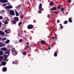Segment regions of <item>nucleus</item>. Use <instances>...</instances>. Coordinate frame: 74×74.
Returning <instances> with one entry per match:
<instances>
[{
	"label": "nucleus",
	"mask_w": 74,
	"mask_h": 74,
	"mask_svg": "<svg viewBox=\"0 0 74 74\" xmlns=\"http://www.w3.org/2000/svg\"><path fill=\"white\" fill-rule=\"evenodd\" d=\"M42 4L41 3H40L39 6V11H38V12L39 13V14L41 13V11L42 10Z\"/></svg>",
	"instance_id": "f257e3e1"
},
{
	"label": "nucleus",
	"mask_w": 74,
	"mask_h": 74,
	"mask_svg": "<svg viewBox=\"0 0 74 74\" xmlns=\"http://www.w3.org/2000/svg\"><path fill=\"white\" fill-rule=\"evenodd\" d=\"M9 14L12 16L15 15V12H14V11L13 10H12L10 11Z\"/></svg>",
	"instance_id": "f03ea898"
},
{
	"label": "nucleus",
	"mask_w": 74,
	"mask_h": 74,
	"mask_svg": "<svg viewBox=\"0 0 74 74\" xmlns=\"http://www.w3.org/2000/svg\"><path fill=\"white\" fill-rule=\"evenodd\" d=\"M27 27L28 29H32L34 27V26L30 24L27 26Z\"/></svg>",
	"instance_id": "7ed1b4c3"
},
{
	"label": "nucleus",
	"mask_w": 74,
	"mask_h": 74,
	"mask_svg": "<svg viewBox=\"0 0 74 74\" xmlns=\"http://www.w3.org/2000/svg\"><path fill=\"white\" fill-rule=\"evenodd\" d=\"M13 7L11 5H9V6H7L5 7V9H11Z\"/></svg>",
	"instance_id": "20e7f679"
},
{
	"label": "nucleus",
	"mask_w": 74,
	"mask_h": 74,
	"mask_svg": "<svg viewBox=\"0 0 74 74\" xmlns=\"http://www.w3.org/2000/svg\"><path fill=\"white\" fill-rule=\"evenodd\" d=\"M7 71V67H4L2 69V71L3 72H6Z\"/></svg>",
	"instance_id": "39448f33"
},
{
	"label": "nucleus",
	"mask_w": 74,
	"mask_h": 74,
	"mask_svg": "<svg viewBox=\"0 0 74 74\" xmlns=\"http://www.w3.org/2000/svg\"><path fill=\"white\" fill-rule=\"evenodd\" d=\"M1 49V50H3L5 52V51H7V50H8V49H7V48L5 47L2 48Z\"/></svg>",
	"instance_id": "423d86ee"
},
{
	"label": "nucleus",
	"mask_w": 74,
	"mask_h": 74,
	"mask_svg": "<svg viewBox=\"0 0 74 74\" xmlns=\"http://www.w3.org/2000/svg\"><path fill=\"white\" fill-rule=\"evenodd\" d=\"M5 46V44L1 42H0V47H3Z\"/></svg>",
	"instance_id": "0eeeda50"
},
{
	"label": "nucleus",
	"mask_w": 74,
	"mask_h": 74,
	"mask_svg": "<svg viewBox=\"0 0 74 74\" xmlns=\"http://www.w3.org/2000/svg\"><path fill=\"white\" fill-rule=\"evenodd\" d=\"M0 2H1L2 3H4L8 2V1L7 0H1Z\"/></svg>",
	"instance_id": "6e6552de"
},
{
	"label": "nucleus",
	"mask_w": 74,
	"mask_h": 74,
	"mask_svg": "<svg viewBox=\"0 0 74 74\" xmlns=\"http://www.w3.org/2000/svg\"><path fill=\"white\" fill-rule=\"evenodd\" d=\"M14 20L16 22H18L19 21V18H18V17H16L14 18Z\"/></svg>",
	"instance_id": "1a4fd4ad"
},
{
	"label": "nucleus",
	"mask_w": 74,
	"mask_h": 74,
	"mask_svg": "<svg viewBox=\"0 0 74 74\" xmlns=\"http://www.w3.org/2000/svg\"><path fill=\"white\" fill-rule=\"evenodd\" d=\"M6 64H7V62H1V64L2 66H5L6 65Z\"/></svg>",
	"instance_id": "9d476101"
},
{
	"label": "nucleus",
	"mask_w": 74,
	"mask_h": 74,
	"mask_svg": "<svg viewBox=\"0 0 74 74\" xmlns=\"http://www.w3.org/2000/svg\"><path fill=\"white\" fill-rule=\"evenodd\" d=\"M0 35L1 36H3V35H5V33L1 31L0 30Z\"/></svg>",
	"instance_id": "9b49d317"
},
{
	"label": "nucleus",
	"mask_w": 74,
	"mask_h": 74,
	"mask_svg": "<svg viewBox=\"0 0 74 74\" xmlns=\"http://www.w3.org/2000/svg\"><path fill=\"white\" fill-rule=\"evenodd\" d=\"M10 50H7L6 51H5V52H4V53H5V54H8V53H9L10 54Z\"/></svg>",
	"instance_id": "f8f14e48"
},
{
	"label": "nucleus",
	"mask_w": 74,
	"mask_h": 74,
	"mask_svg": "<svg viewBox=\"0 0 74 74\" xmlns=\"http://www.w3.org/2000/svg\"><path fill=\"white\" fill-rule=\"evenodd\" d=\"M12 23L13 25L15 24L16 23V21L15 20H12Z\"/></svg>",
	"instance_id": "ddd939ff"
},
{
	"label": "nucleus",
	"mask_w": 74,
	"mask_h": 74,
	"mask_svg": "<svg viewBox=\"0 0 74 74\" xmlns=\"http://www.w3.org/2000/svg\"><path fill=\"white\" fill-rule=\"evenodd\" d=\"M9 55H10V53H8V55H5V54H3V56H4V57H5V58H7Z\"/></svg>",
	"instance_id": "4468645a"
},
{
	"label": "nucleus",
	"mask_w": 74,
	"mask_h": 74,
	"mask_svg": "<svg viewBox=\"0 0 74 74\" xmlns=\"http://www.w3.org/2000/svg\"><path fill=\"white\" fill-rule=\"evenodd\" d=\"M50 10L51 11H53V10L56 11V8H52L51 9H50Z\"/></svg>",
	"instance_id": "2eb2a0df"
},
{
	"label": "nucleus",
	"mask_w": 74,
	"mask_h": 74,
	"mask_svg": "<svg viewBox=\"0 0 74 74\" xmlns=\"http://www.w3.org/2000/svg\"><path fill=\"white\" fill-rule=\"evenodd\" d=\"M11 51L13 52H15V51H16V50H15V48H13L11 49Z\"/></svg>",
	"instance_id": "dca6fc26"
},
{
	"label": "nucleus",
	"mask_w": 74,
	"mask_h": 74,
	"mask_svg": "<svg viewBox=\"0 0 74 74\" xmlns=\"http://www.w3.org/2000/svg\"><path fill=\"white\" fill-rule=\"evenodd\" d=\"M68 21L70 23H71L73 22L72 21V19H71V18H69Z\"/></svg>",
	"instance_id": "f3484780"
},
{
	"label": "nucleus",
	"mask_w": 74,
	"mask_h": 74,
	"mask_svg": "<svg viewBox=\"0 0 74 74\" xmlns=\"http://www.w3.org/2000/svg\"><path fill=\"white\" fill-rule=\"evenodd\" d=\"M53 4H54V3L52 1H51L50 3V5H51V6H53Z\"/></svg>",
	"instance_id": "a211bd4d"
},
{
	"label": "nucleus",
	"mask_w": 74,
	"mask_h": 74,
	"mask_svg": "<svg viewBox=\"0 0 74 74\" xmlns=\"http://www.w3.org/2000/svg\"><path fill=\"white\" fill-rule=\"evenodd\" d=\"M40 42L42 44H45V41H44L43 40L41 41Z\"/></svg>",
	"instance_id": "6ab92c4d"
},
{
	"label": "nucleus",
	"mask_w": 74,
	"mask_h": 74,
	"mask_svg": "<svg viewBox=\"0 0 74 74\" xmlns=\"http://www.w3.org/2000/svg\"><path fill=\"white\" fill-rule=\"evenodd\" d=\"M57 51H56L54 53V55L55 57H56L57 56L58 54H57Z\"/></svg>",
	"instance_id": "aec40b11"
},
{
	"label": "nucleus",
	"mask_w": 74,
	"mask_h": 74,
	"mask_svg": "<svg viewBox=\"0 0 74 74\" xmlns=\"http://www.w3.org/2000/svg\"><path fill=\"white\" fill-rule=\"evenodd\" d=\"M3 51H0V56H1V55H3Z\"/></svg>",
	"instance_id": "412c9836"
},
{
	"label": "nucleus",
	"mask_w": 74,
	"mask_h": 74,
	"mask_svg": "<svg viewBox=\"0 0 74 74\" xmlns=\"http://www.w3.org/2000/svg\"><path fill=\"white\" fill-rule=\"evenodd\" d=\"M3 56H0V62H1V60H3Z\"/></svg>",
	"instance_id": "4be33fe9"
},
{
	"label": "nucleus",
	"mask_w": 74,
	"mask_h": 74,
	"mask_svg": "<svg viewBox=\"0 0 74 74\" xmlns=\"http://www.w3.org/2000/svg\"><path fill=\"white\" fill-rule=\"evenodd\" d=\"M7 58L6 57H4V61H6V62L8 61V59L7 60H6L7 59Z\"/></svg>",
	"instance_id": "5701e85b"
},
{
	"label": "nucleus",
	"mask_w": 74,
	"mask_h": 74,
	"mask_svg": "<svg viewBox=\"0 0 74 74\" xmlns=\"http://www.w3.org/2000/svg\"><path fill=\"white\" fill-rule=\"evenodd\" d=\"M10 41L9 40H6V41L5 42V44H7V43H8L10 42Z\"/></svg>",
	"instance_id": "b1692460"
},
{
	"label": "nucleus",
	"mask_w": 74,
	"mask_h": 74,
	"mask_svg": "<svg viewBox=\"0 0 74 74\" xmlns=\"http://www.w3.org/2000/svg\"><path fill=\"white\" fill-rule=\"evenodd\" d=\"M16 15V16H18V12L16 11L15 12Z\"/></svg>",
	"instance_id": "393cba45"
},
{
	"label": "nucleus",
	"mask_w": 74,
	"mask_h": 74,
	"mask_svg": "<svg viewBox=\"0 0 74 74\" xmlns=\"http://www.w3.org/2000/svg\"><path fill=\"white\" fill-rule=\"evenodd\" d=\"M68 21H65L64 22V24H67Z\"/></svg>",
	"instance_id": "a878e982"
},
{
	"label": "nucleus",
	"mask_w": 74,
	"mask_h": 74,
	"mask_svg": "<svg viewBox=\"0 0 74 74\" xmlns=\"http://www.w3.org/2000/svg\"><path fill=\"white\" fill-rule=\"evenodd\" d=\"M14 63L16 64H18V62L17 60L15 61Z\"/></svg>",
	"instance_id": "bb28decb"
},
{
	"label": "nucleus",
	"mask_w": 74,
	"mask_h": 74,
	"mask_svg": "<svg viewBox=\"0 0 74 74\" xmlns=\"http://www.w3.org/2000/svg\"><path fill=\"white\" fill-rule=\"evenodd\" d=\"M23 55H27V53L25 52V51H24L23 52Z\"/></svg>",
	"instance_id": "cd10ccee"
},
{
	"label": "nucleus",
	"mask_w": 74,
	"mask_h": 74,
	"mask_svg": "<svg viewBox=\"0 0 74 74\" xmlns=\"http://www.w3.org/2000/svg\"><path fill=\"white\" fill-rule=\"evenodd\" d=\"M21 16H20V18H23L24 17L23 15L22 14H21Z\"/></svg>",
	"instance_id": "c85d7f7f"
},
{
	"label": "nucleus",
	"mask_w": 74,
	"mask_h": 74,
	"mask_svg": "<svg viewBox=\"0 0 74 74\" xmlns=\"http://www.w3.org/2000/svg\"><path fill=\"white\" fill-rule=\"evenodd\" d=\"M8 22H6L5 21L4 22V24H5V25H7V24H8Z\"/></svg>",
	"instance_id": "c756f323"
},
{
	"label": "nucleus",
	"mask_w": 74,
	"mask_h": 74,
	"mask_svg": "<svg viewBox=\"0 0 74 74\" xmlns=\"http://www.w3.org/2000/svg\"><path fill=\"white\" fill-rule=\"evenodd\" d=\"M22 23V22H19L18 24V25L19 26H20V25H21Z\"/></svg>",
	"instance_id": "7c9ffc66"
},
{
	"label": "nucleus",
	"mask_w": 74,
	"mask_h": 74,
	"mask_svg": "<svg viewBox=\"0 0 74 74\" xmlns=\"http://www.w3.org/2000/svg\"><path fill=\"white\" fill-rule=\"evenodd\" d=\"M64 10V8H62L61 9V10L62 11H63V10Z\"/></svg>",
	"instance_id": "2f4dec72"
},
{
	"label": "nucleus",
	"mask_w": 74,
	"mask_h": 74,
	"mask_svg": "<svg viewBox=\"0 0 74 74\" xmlns=\"http://www.w3.org/2000/svg\"><path fill=\"white\" fill-rule=\"evenodd\" d=\"M19 41L20 42H22L23 41V40L22 39H20Z\"/></svg>",
	"instance_id": "473e14b6"
},
{
	"label": "nucleus",
	"mask_w": 74,
	"mask_h": 74,
	"mask_svg": "<svg viewBox=\"0 0 74 74\" xmlns=\"http://www.w3.org/2000/svg\"><path fill=\"white\" fill-rule=\"evenodd\" d=\"M3 18L1 16H0V19H3Z\"/></svg>",
	"instance_id": "72a5a7b5"
},
{
	"label": "nucleus",
	"mask_w": 74,
	"mask_h": 74,
	"mask_svg": "<svg viewBox=\"0 0 74 74\" xmlns=\"http://www.w3.org/2000/svg\"><path fill=\"white\" fill-rule=\"evenodd\" d=\"M6 5H7V3H4L2 5H3V6H6Z\"/></svg>",
	"instance_id": "f704fd0d"
},
{
	"label": "nucleus",
	"mask_w": 74,
	"mask_h": 74,
	"mask_svg": "<svg viewBox=\"0 0 74 74\" xmlns=\"http://www.w3.org/2000/svg\"><path fill=\"white\" fill-rule=\"evenodd\" d=\"M15 54H16V55H17V54H18V53L17 52V51H15Z\"/></svg>",
	"instance_id": "c9c22d12"
},
{
	"label": "nucleus",
	"mask_w": 74,
	"mask_h": 74,
	"mask_svg": "<svg viewBox=\"0 0 74 74\" xmlns=\"http://www.w3.org/2000/svg\"><path fill=\"white\" fill-rule=\"evenodd\" d=\"M1 23L0 22V28H1Z\"/></svg>",
	"instance_id": "e433bc0d"
},
{
	"label": "nucleus",
	"mask_w": 74,
	"mask_h": 74,
	"mask_svg": "<svg viewBox=\"0 0 74 74\" xmlns=\"http://www.w3.org/2000/svg\"><path fill=\"white\" fill-rule=\"evenodd\" d=\"M71 0H68V1L69 3H71Z\"/></svg>",
	"instance_id": "4c0bfd02"
},
{
	"label": "nucleus",
	"mask_w": 74,
	"mask_h": 74,
	"mask_svg": "<svg viewBox=\"0 0 74 74\" xmlns=\"http://www.w3.org/2000/svg\"><path fill=\"white\" fill-rule=\"evenodd\" d=\"M47 17L49 18H50V16H49V14H48L47 15Z\"/></svg>",
	"instance_id": "58836bf2"
},
{
	"label": "nucleus",
	"mask_w": 74,
	"mask_h": 74,
	"mask_svg": "<svg viewBox=\"0 0 74 74\" xmlns=\"http://www.w3.org/2000/svg\"><path fill=\"white\" fill-rule=\"evenodd\" d=\"M6 40V38H5L2 39V40Z\"/></svg>",
	"instance_id": "ea45409f"
},
{
	"label": "nucleus",
	"mask_w": 74,
	"mask_h": 74,
	"mask_svg": "<svg viewBox=\"0 0 74 74\" xmlns=\"http://www.w3.org/2000/svg\"><path fill=\"white\" fill-rule=\"evenodd\" d=\"M52 38L53 39V40H54V38H55V37L54 36H52Z\"/></svg>",
	"instance_id": "a19ab883"
},
{
	"label": "nucleus",
	"mask_w": 74,
	"mask_h": 74,
	"mask_svg": "<svg viewBox=\"0 0 74 74\" xmlns=\"http://www.w3.org/2000/svg\"><path fill=\"white\" fill-rule=\"evenodd\" d=\"M58 9H60V7L58 6Z\"/></svg>",
	"instance_id": "79ce46f5"
},
{
	"label": "nucleus",
	"mask_w": 74,
	"mask_h": 74,
	"mask_svg": "<svg viewBox=\"0 0 74 74\" xmlns=\"http://www.w3.org/2000/svg\"><path fill=\"white\" fill-rule=\"evenodd\" d=\"M7 32V29H5V32L6 33Z\"/></svg>",
	"instance_id": "37998d69"
},
{
	"label": "nucleus",
	"mask_w": 74,
	"mask_h": 74,
	"mask_svg": "<svg viewBox=\"0 0 74 74\" xmlns=\"http://www.w3.org/2000/svg\"><path fill=\"white\" fill-rule=\"evenodd\" d=\"M26 47L27 48H29V46L28 45H27L26 46Z\"/></svg>",
	"instance_id": "c03bdc74"
},
{
	"label": "nucleus",
	"mask_w": 74,
	"mask_h": 74,
	"mask_svg": "<svg viewBox=\"0 0 74 74\" xmlns=\"http://www.w3.org/2000/svg\"><path fill=\"white\" fill-rule=\"evenodd\" d=\"M60 28H61V29H63V27L62 26H60Z\"/></svg>",
	"instance_id": "a18cd8bd"
},
{
	"label": "nucleus",
	"mask_w": 74,
	"mask_h": 74,
	"mask_svg": "<svg viewBox=\"0 0 74 74\" xmlns=\"http://www.w3.org/2000/svg\"><path fill=\"white\" fill-rule=\"evenodd\" d=\"M48 49H49V50H50V49H51V47H48Z\"/></svg>",
	"instance_id": "49530a36"
},
{
	"label": "nucleus",
	"mask_w": 74,
	"mask_h": 74,
	"mask_svg": "<svg viewBox=\"0 0 74 74\" xmlns=\"http://www.w3.org/2000/svg\"><path fill=\"white\" fill-rule=\"evenodd\" d=\"M26 44H27V45H29V43L27 42L26 43Z\"/></svg>",
	"instance_id": "de8ad7c7"
},
{
	"label": "nucleus",
	"mask_w": 74,
	"mask_h": 74,
	"mask_svg": "<svg viewBox=\"0 0 74 74\" xmlns=\"http://www.w3.org/2000/svg\"><path fill=\"white\" fill-rule=\"evenodd\" d=\"M55 39H57V37L56 36H55Z\"/></svg>",
	"instance_id": "09e8293b"
},
{
	"label": "nucleus",
	"mask_w": 74,
	"mask_h": 74,
	"mask_svg": "<svg viewBox=\"0 0 74 74\" xmlns=\"http://www.w3.org/2000/svg\"><path fill=\"white\" fill-rule=\"evenodd\" d=\"M59 20H57V22H58V23H59Z\"/></svg>",
	"instance_id": "8fccbe9b"
},
{
	"label": "nucleus",
	"mask_w": 74,
	"mask_h": 74,
	"mask_svg": "<svg viewBox=\"0 0 74 74\" xmlns=\"http://www.w3.org/2000/svg\"><path fill=\"white\" fill-rule=\"evenodd\" d=\"M2 11H3V12H5V10H2Z\"/></svg>",
	"instance_id": "3c124183"
},
{
	"label": "nucleus",
	"mask_w": 74,
	"mask_h": 74,
	"mask_svg": "<svg viewBox=\"0 0 74 74\" xmlns=\"http://www.w3.org/2000/svg\"><path fill=\"white\" fill-rule=\"evenodd\" d=\"M55 14H58V13L56 12H55Z\"/></svg>",
	"instance_id": "603ef678"
},
{
	"label": "nucleus",
	"mask_w": 74,
	"mask_h": 74,
	"mask_svg": "<svg viewBox=\"0 0 74 74\" xmlns=\"http://www.w3.org/2000/svg\"><path fill=\"white\" fill-rule=\"evenodd\" d=\"M0 13L1 14H2L3 13L2 12H1V11H0Z\"/></svg>",
	"instance_id": "864d4df0"
},
{
	"label": "nucleus",
	"mask_w": 74,
	"mask_h": 74,
	"mask_svg": "<svg viewBox=\"0 0 74 74\" xmlns=\"http://www.w3.org/2000/svg\"><path fill=\"white\" fill-rule=\"evenodd\" d=\"M21 6V5H19L18 6V7H20Z\"/></svg>",
	"instance_id": "5fc2aeb1"
},
{
	"label": "nucleus",
	"mask_w": 74,
	"mask_h": 74,
	"mask_svg": "<svg viewBox=\"0 0 74 74\" xmlns=\"http://www.w3.org/2000/svg\"><path fill=\"white\" fill-rule=\"evenodd\" d=\"M6 33H7V34H8V33H9V32H8L7 31Z\"/></svg>",
	"instance_id": "6e6d98bb"
},
{
	"label": "nucleus",
	"mask_w": 74,
	"mask_h": 74,
	"mask_svg": "<svg viewBox=\"0 0 74 74\" xmlns=\"http://www.w3.org/2000/svg\"><path fill=\"white\" fill-rule=\"evenodd\" d=\"M62 24H60V26H62Z\"/></svg>",
	"instance_id": "4d7b16f0"
},
{
	"label": "nucleus",
	"mask_w": 74,
	"mask_h": 74,
	"mask_svg": "<svg viewBox=\"0 0 74 74\" xmlns=\"http://www.w3.org/2000/svg\"><path fill=\"white\" fill-rule=\"evenodd\" d=\"M12 64H14V61H13L12 62Z\"/></svg>",
	"instance_id": "13d9d810"
},
{
	"label": "nucleus",
	"mask_w": 74,
	"mask_h": 74,
	"mask_svg": "<svg viewBox=\"0 0 74 74\" xmlns=\"http://www.w3.org/2000/svg\"><path fill=\"white\" fill-rule=\"evenodd\" d=\"M60 6L61 7H63V5H60Z\"/></svg>",
	"instance_id": "bf43d9fd"
},
{
	"label": "nucleus",
	"mask_w": 74,
	"mask_h": 74,
	"mask_svg": "<svg viewBox=\"0 0 74 74\" xmlns=\"http://www.w3.org/2000/svg\"><path fill=\"white\" fill-rule=\"evenodd\" d=\"M24 40H26V38H24Z\"/></svg>",
	"instance_id": "052dcab7"
},
{
	"label": "nucleus",
	"mask_w": 74,
	"mask_h": 74,
	"mask_svg": "<svg viewBox=\"0 0 74 74\" xmlns=\"http://www.w3.org/2000/svg\"><path fill=\"white\" fill-rule=\"evenodd\" d=\"M7 21H10V19H7Z\"/></svg>",
	"instance_id": "680f3d73"
},
{
	"label": "nucleus",
	"mask_w": 74,
	"mask_h": 74,
	"mask_svg": "<svg viewBox=\"0 0 74 74\" xmlns=\"http://www.w3.org/2000/svg\"><path fill=\"white\" fill-rule=\"evenodd\" d=\"M27 3H28V4H29V2L28 1V2H27Z\"/></svg>",
	"instance_id": "e2e57ef3"
},
{
	"label": "nucleus",
	"mask_w": 74,
	"mask_h": 74,
	"mask_svg": "<svg viewBox=\"0 0 74 74\" xmlns=\"http://www.w3.org/2000/svg\"><path fill=\"white\" fill-rule=\"evenodd\" d=\"M18 8V6L16 7V8Z\"/></svg>",
	"instance_id": "0e129e2a"
},
{
	"label": "nucleus",
	"mask_w": 74,
	"mask_h": 74,
	"mask_svg": "<svg viewBox=\"0 0 74 74\" xmlns=\"http://www.w3.org/2000/svg\"><path fill=\"white\" fill-rule=\"evenodd\" d=\"M1 40V38H0V40Z\"/></svg>",
	"instance_id": "69168bd1"
},
{
	"label": "nucleus",
	"mask_w": 74,
	"mask_h": 74,
	"mask_svg": "<svg viewBox=\"0 0 74 74\" xmlns=\"http://www.w3.org/2000/svg\"><path fill=\"white\" fill-rule=\"evenodd\" d=\"M21 34H23V33L22 32H21Z\"/></svg>",
	"instance_id": "338daca9"
},
{
	"label": "nucleus",
	"mask_w": 74,
	"mask_h": 74,
	"mask_svg": "<svg viewBox=\"0 0 74 74\" xmlns=\"http://www.w3.org/2000/svg\"><path fill=\"white\" fill-rule=\"evenodd\" d=\"M64 15H66V14H64Z\"/></svg>",
	"instance_id": "774afa93"
}]
</instances>
